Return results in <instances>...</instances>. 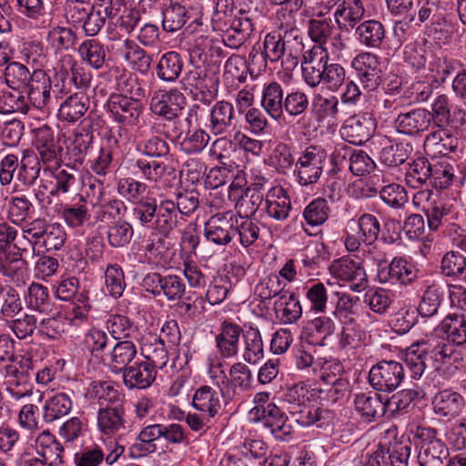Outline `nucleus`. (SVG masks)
I'll return each mask as SVG.
<instances>
[{"mask_svg": "<svg viewBox=\"0 0 466 466\" xmlns=\"http://www.w3.org/2000/svg\"><path fill=\"white\" fill-rule=\"evenodd\" d=\"M429 356L435 371L443 379L455 377L465 367L462 352L453 345L434 339H421L409 347L405 354L404 362L412 379L421 378Z\"/></svg>", "mask_w": 466, "mask_h": 466, "instance_id": "nucleus-1", "label": "nucleus"}, {"mask_svg": "<svg viewBox=\"0 0 466 466\" xmlns=\"http://www.w3.org/2000/svg\"><path fill=\"white\" fill-rule=\"evenodd\" d=\"M302 41L299 30L272 31L266 35L261 56L264 61L279 62L284 56L296 58L302 49Z\"/></svg>", "mask_w": 466, "mask_h": 466, "instance_id": "nucleus-2", "label": "nucleus"}, {"mask_svg": "<svg viewBox=\"0 0 466 466\" xmlns=\"http://www.w3.org/2000/svg\"><path fill=\"white\" fill-rule=\"evenodd\" d=\"M143 157H139L136 166L144 177L157 182L167 172V166L158 158L167 157L169 153L168 144L158 137H152L143 144Z\"/></svg>", "mask_w": 466, "mask_h": 466, "instance_id": "nucleus-3", "label": "nucleus"}, {"mask_svg": "<svg viewBox=\"0 0 466 466\" xmlns=\"http://www.w3.org/2000/svg\"><path fill=\"white\" fill-rule=\"evenodd\" d=\"M416 436L418 443V462L420 466H447L450 459L449 448L441 439L437 431L431 428H418Z\"/></svg>", "mask_w": 466, "mask_h": 466, "instance_id": "nucleus-4", "label": "nucleus"}, {"mask_svg": "<svg viewBox=\"0 0 466 466\" xmlns=\"http://www.w3.org/2000/svg\"><path fill=\"white\" fill-rule=\"evenodd\" d=\"M327 157V151L320 146L306 147L296 163V172L300 185L308 186L318 182Z\"/></svg>", "mask_w": 466, "mask_h": 466, "instance_id": "nucleus-5", "label": "nucleus"}, {"mask_svg": "<svg viewBox=\"0 0 466 466\" xmlns=\"http://www.w3.org/2000/svg\"><path fill=\"white\" fill-rule=\"evenodd\" d=\"M217 31L223 33L222 42L226 46L238 49L243 46L254 31L253 19L248 11L239 9L235 16L225 22Z\"/></svg>", "mask_w": 466, "mask_h": 466, "instance_id": "nucleus-6", "label": "nucleus"}, {"mask_svg": "<svg viewBox=\"0 0 466 466\" xmlns=\"http://www.w3.org/2000/svg\"><path fill=\"white\" fill-rule=\"evenodd\" d=\"M4 376L7 384L6 390L15 400L29 395L25 392L15 391L14 387L27 385L35 376L34 365L31 358L26 356H16L3 368Z\"/></svg>", "mask_w": 466, "mask_h": 466, "instance_id": "nucleus-7", "label": "nucleus"}, {"mask_svg": "<svg viewBox=\"0 0 466 466\" xmlns=\"http://www.w3.org/2000/svg\"><path fill=\"white\" fill-rule=\"evenodd\" d=\"M403 365L395 360H381L372 366L369 381L373 389L380 391H393L404 379Z\"/></svg>", "mask_w": 466, "mask_h": 466, "instance_id": "nucleus-8", "label": "nucleus"}, {"mask_svg": "<svg viewBox=\"0 0 466 466\" xmlns=\"http://www.w3.org/2000/svg\"><path fill=\"white\" fill-rule=\"evenodd\" d=\"M35 149L38 153V160L46 166L44 172L47 173L51 168L59 167L62 156V146L55 138L50 127L44 126L35 130Z\"/></svg>", "mask_w": 466, "mask_h": 466, "instance_id": "nucleus-9", "label": "nucleus"}, {"mask_svg": "<svg viewBox=\"0 0 466 466\" xmlns=\"http://www.w3.org/2000/svg\"><path fill=\"white\" fill-rule=\"evenodd\" d=\"M329 60V53L321 46H314L304 53L301 62L302 76L309 86L317 87L322 83Z\"/></svg>", "mask_w": 466, "mask_h": 466, "instance_id": "nucleus-10", "label": "nucleus"}, {"mask_svg": "<svg viewBox=\"0 0 466 466\" xmlns=\"http://www.w3.org/2000/svg\"><path fill=\"white\" fill-rule=\"evenodd\" d=\"M249 416L254 421H264L271 433L278 439H283L292 433L289 418L275 403H268L265 408H252Z\"/></svg>", "mask_w": 466, "mask_h": 466, "instance_id": "nucleus-11", "label": "nucleus"}, {"mask_svg": "<svg viewBox=\"0 0 466 466\" xmlns=\"http://www.w3.org/2000/svg\"><path fill=\"white\" fill-rule=\"evenodd\" d=\"M376 119L370 113H362L350 116L341 127V134L348 142L362 145L375 133Z\"/></svg>", "mask_w": 466, "mask_h": 466, "instance_id": "nucleus-12", "label": "nucleus"}, {"mask_svg": "<svg viewBox=\"0 0 466 466\" xmlns=\"http://www.w3.org/2000/svg\"><path fill=\"white\" fill-rule=\"evenodd\" d=\"M236 218L231 212L218 213L205 223V237L217 245H228L237 235Z\"/></svg>", "mask_w": 466, "mask_h": 466, "instance_id": "nucleus-13", "label": "nucleus"}, {"mask_svg": "<svg viewBox=\"0 0 466 466\" xmlns=\"http://www.w3.org/2000/svg\"><path fill=\"white\" fill-rule=\"evenodd\" d=\"M329 269L335 278L350 282V289L353 291L360 292L368 287L364 268L350 258H342L334 260Z\"/></svg>", "mask_w": 466, "mask_h": 466, "instance_id": "nucleus-14", "label": "nucleus"}, {"mask_svg": "<svg viewBox=\"0 0 466 466\" xmlns=\"http://www.w3.org/2000/svg\"><path fill=\"white\" fill-rule=\"evenodd\" d=\"M237 127L234 106L225 100L217 102L209 110L208 131L213 136H228Z\"/></svg>", "mask_w": 466, "mask_h": 466, "instance_id": "nucleus-15", "label": "nucleus"}, {"mask_svg": "<svg viewBox=\"0 0 466 466\" xmlns=\"http://www.w3.org/2000/svg\"><path fill=\"white\" fill-rule=\"evenodd\" d=\"M107 107L113 118L126 126L135 125L142 113L141 102L125 95H111Z\"/></svg>", "mask_w": 466, "mask_h": 466, "instance_id": "nucleus-16", "label": "nucleus"}, {"mask_svg": "<svg viewBox=\"0 0 466 466\" xmlns=\"http://www.w3.org/2000/svg\"><path fill=\"white\" fill-rule=\"evenodd\" d=\"M351 66L364 88L373 90L379 86L381 82V70L376 55L360 53L353 58Z\"/></svg>", "mask_w": 466, "mask_h": 466, "instance_id": "nucleus-17", "label": "nucleus"}, {"mask_svg": "<svg viewBox=\"0 0 466 466\" xmlns=\"http://www.w3.org/2000/svg\"><path fill=\"white\" fill-rule=\"evenodd\" d=\"M378 278L381 283L410 284L417 278L415 266L401 257L394 258L391 262L380 268Z\"/></svg>", "mask_w": 466, "mask_h": 466, "instance_id": "nucleus-18", "label": "nucleus"}, {"mask_svg": "<svg viewBox=\"0 0 466 466\" xmlns=\"http://www.w3.org/2000/svg\"><path fill=\"white\" fill-rule=\"evenodd\" d=\"M145 285L152 287L155 295L163 294L168 300L181 299L186 286L181 277L177 275L161 276L158 273L148 274L144 279Z\"/></svg>", "mask_w": 466, "mask_h": 466, "instance_id": "nucleus-19", "label": "nucleus"}, {"mask_svg": "<svg viewBox=\"0 0 466 466\" xmlns=\"http://www.w3.org/2000/svg\"><path fill=\"white\" fill-rule=\"evenodd\" d=\"M430 111L425 108H414L400 113L394 120V127L400 134L417 136L430 127Z\"/></svg>", "mask_w": 466, "mask_h": 466, "instance_id": "nucleus-20", "label": "nucleus"}, {"mask_svg": "<svg viewBox=\"0 0 466 466\" xmlns=\"http://www.w3.org/2000/svg\"><path fill=\"white\" fill-rule=\"evenodd\" d=\"M185 97L177 89L168 92H155L150 102V108L156 115L162 116L167 119H173L178 116L183 109Z\"/></svg>", "mask_w": 466, "mask_h": 466, "instance_id": "nucleus-21", "label": "nucleus"}, {"mask_svg": "<svg viewBox=\"0 0 466 466\" xmlns=\"http://www.w3.org/2000/svg\"><path fill=\"white\" fill-rule=\"evenodd\" d=\"M25 87L27 89V97L34 106L42 109L49 104L51 79L44 70H34Z\"/></svg>", "mask_w": 466, "mask_h": 466, "instance_id": "nucleus-22", "label": "nucleus"}, {"mask_svg": "<svg viewBox=\"0 0 466 466\" xmlns=\"http://www.w3.org/2000/svg\"><path fill=\"white\" fill-rule=\"evenodd\" d=\"M242 328L233 322L225 320L221 324L219 333L216 336V345L220 356L224 359L233 358L238 354Z\"/></svg>", "mask_w": 466, "mask_h": 466, "instance_id": "nucleus-23", "label": "nucleus"}, {"mask_svg": "<svg viewBox=\"0 0 466 466\" xmlns=\"http://www.w3.org/2000/svg\"><path fill=\"white\" fill-rule=\"evenodd\" d=\"M35 450L48 466H64V447L49 431H45L37 436Z\"/></svg>", "mask_w": 466, "mask_h": 466, "instance_id": "nucleus-24", "label": "nucleus"}, {"mask_svg": "<svg viewBox=\"0 0 466 466\" xmlns=\"http://www.w3.org/2000/svg\"><path fill=\"white\" fill-rule=\"evenodd\" d=\"M365 9L361 0H343L334 13L335 22L341 31L349 32L361 21Z\"/></svg>", "mask_w": 466, "mask_h": 466, "instance_id": "nucleus-25", "label": "nucleus"}, {"mask_svg": "<svg viewBox=\"0 0 466 466\" xmlns=\"http://www.w3.org/2000/svg\"><path fill=\"white\" fill-rule=\"evenodd\" d=\"M291 208L290 198L283 187H274L268 189L265 196V211L269 218L278 221L285 220Z\"/></svg>", "mask_w": 466, "mask_h": 466, "instance_id": "nucleus-26", "label": "nucleus"}, {"mask_svg": "<svg viewBox=\"0 0 466 466\" xmlns=\"http://www.w3.org/2000/svg\"><path fill=\"white\" fill-rule=\"evenodd\" d=\"M123 380L129 389H147L156 380L157 371L145 361L134 362L125 369Z\"/></svg>", "mask_w": 466, "mask_h": 466, "instance_id": "nucleus-27", "label": "nucleus"}, {"mask_svg": "<svg viewBox=\"0 0 466 466\" xmlns=\"http://www.w3.org/2000/svg\"><path fill=\"white\" fill-rule=\"evenodd\" d=\"M354 405L356 410L369 421L383 416L387 411L381 396L372 391L356 394Z\"/></svg>", "mask_w": 466, "mask_h": 466, "instance_id": "nucleus-28", "label": "nucleus"}, {"mask_svg": "<svg viewBox=\"0 0 466 466\" xmlns=\"http://www.w3.org/2000/svg\"><path fill=\"white\" fill-rule=\"evenodd\" d=\"M285 96L283 86L277 81H271L264 86L261 105L275 120L283 116Z\"/></svg>", "mask_w": 466, "mask_h": 466, "instance_id": "nucleus-29", "label": "nucleus"}, {"mask_svg": "<svg viewBox=\"0 0 466 466\" xmlns=\"http://www.w3.org/2000/svg\"><path fill=\"white\" fill-rule=\"evenodd\" d=\"M137 352V347L133 341H119L113 347L105 364H107L115 372H123L131 365Z\"/></svg>", "mask_w": 466, "mask_h": 466, "instance_id": "nucleus-30", "label": "nucleus"}, {"mask_svg": "<svg viewBox=\"0 0 466 466\" xmlns=\"http://www.w3.org/2000/svg\"><path fill=\"white\" fill-rule=\"evenodd\" d=\"M98 429L106 435L114 434L125 427L123 405L99 408L97 412Z\"/></svg>", "mask_w": 466, "mask_h": 466, "instance_id": "nucleus-31", "label": "nucleus"}, {"mask_svg": "<svg viewBox=\"0 0 466 466\" xmlns=\"http://www.w3.org/2000/svg\"><path fill=\"white\" fill-rule=\"evenodd\" d=\"M434 411L443 417L458 416L463 407L461 394L450 390L438 392L433 399Z\"/></svg>", "mask_w": 466, "mask_h": 466, "instance_id": "nucleus-32", "label": "nucleus"}, {"mask_svg": "<svg viewBox=\"0 0 466 466\" xmlns=\"http://www.w3.org/2000/svg\"><path fill=\"white\" fill-rule=\"evenodd\" d=\"M71 409V397L65 392L56 393L46 400L43 408V420L46 423H53L67 415Z\"/></svg>", "mask_w": 466, "mask_h": 466, "instance_id": "nucleus-33", "label": "nucleus"}, {"mask_svg": "<svg viewBox=\"0 0 466 466\" xmlns=\"http://www.w3.org/2000/svg\"><path fill=\"white\" fill-rule=\"evenodd\" d=\"M177 213L173 200L165 199L157 205L153 224L164 237H167L177 227Z\"/></svg>", "mask_w": 466, "mask_h": 466, "instance_id": "nucleus-34", "label": "nucleus"}, {"mask_svg": "<svg viewBox=\"0 0 466 466\" xmlns=\"http://www.w3.org/2000/svg\"><path fill=\"white\" fill-rule=\"evenodd\" d=\"M164 425L150 424L145 427L138 434V441L132 446V452L137 451V456L154 453L157 451L156 441L162 438Z\"/></svg>", "mask_w": 466, "mask_h": 466, "instance_id": "nucleus-35", "label": "nucleus"}, {"mask_svg": "<svg viewBox=\"0 0 466 466\" xmlns=\"http://www.w3.org/2000/svg\"><path fill=\"white\" fill-rule=\"evenodd\" d=\"M89 107L88 96L80 92L68 96L60 106L59 116L68 122L81 118Z\"/></svg>", "mask_w": 466, "mask_h": 466, "instance_id": "nucleus-36", "label": "nucleus"}, {"mask_svg": "<svg viewBox=\"0 0 466 466\" xmlns=\"http://www.w3.org/2000/svg\"><path fill=\"white\" fill-rule=\"evenodd\" d=\"M90 396L97 400L100 408L120 406L124 403V395L107 381H94L91 384Z\"/></svg>", "mask_w": 466, "mask_h": 466, "instance_id": "nucleus-37", "label": "nucleus"}, {"mask_svg": "<svg viewBox=\"0 0 466 466\" xmlns=\"http://www.w3.org/2000/svg\"><path fill=\"white\" fill-rule=\"evenodd\" d=\"M181 56L174 51L164 54L156 67L157 76L166 82H174L178 78L183 68Z\"/></svg>", "mask_w": 466, "mask_h": 466, "instance_id": "nucleus-38", "label": "nucleus"}, {"mask_svg": "<svg viewBox=\"0 0 466 466\" xmlns=\"http://www.w3.org/2000/svg\"><path fill=\"white\" fill-rule=\"evenodd\" d=\"M356 35L361 44L369 47H380L385 37L383 25L377 20H367L356 27Z\"/></svg>", "mask_w": 466, "mask_h": 466, "instance_id": "nucleus-39", "label": "nucleus"}, {"mask_svg": "<svg viewBox=\"0 0 466 466\" xmlns=\"http://www.w3.org/2000/svg\"><path fill=\"white\" fill-rule=\"evenodd\" d=\"M424 146L434 154L446 156L454 152L458 147V139L444 128L429 134L424 141Z\"/></svg>", "mask_w": 466, "mask_h": 466, "instance_id": "nucleus-40", "label": "nucleus"}, {"mask_svg": "<svg viewBox=\"0 0 466 466\" xmlns=\"http://www.w3.org/2000/svg\"><path fill=\"white\" fill-rule=\"evenodd\" d=\"M243 360L249 364H256L264 356L263 341L259 330L250 327L243 332Z\"/></svg>", "mask_w": 466, "mask_h": 466, "instance_id": "nucleus-41", "label": "nucleus"}, {"mask_svg": "<svg viewBox=\"0 0 466 466\" xmlns=\"http://www.w3.org/2000/svg\"><path fill=\"white\" fill-rule=\"evenodd\" d=\"M34 205L25 195L12 196L8 200L7 218L15 225H22L31 219Z\"/></svg>", "mask_w": 466, "mask_h": 466, "instance_id": "nucleus-42", "label": "nucleus"}, {"mask_svg": "<svg viewBox=\"0 0 466 466\" xmlns=\"http://www.w3.org/2000/svg\"><path fill=\"white\" fill-rule=\"evenodd\" d=\"M413 151L410 143L390 144L382 147L380 153V161L390 167H395L405 163Z\"/></svg>", "mask_w": 466, "mask_h": 466, "instance_id": "nucleus-43", "label": "nucleus"}, {"mask_svg": "<svg viewBox=\"0 0 466 466\" xmlns=\"http://www.w3.org/2000/svg\"><path fill=\"white\" fill-rule=\"evenodd\" d=\"M123 46L125 59L132 64L136 70L146 75L150 69L152 56L128 38L124 40Z\"/></svg>", "mask_w": 466, "mask_h": 466, "instance_id": "nucleus-44", "label": "nucleus"}, {"mask_svg": "<svg viewBox=\"0 0 466 466\" xmlns=\"http://www.w3.org/2000/svg\"><path fill=\"white\" fill-rule=\"evenodd\" d=\"M291 419L301 426H310L329 418V411L315 405H296L289 410Z\"/></svg>", "mask_w": 466, "mask_h": 466, "instance_id": "nucleus-45", "label": "nucleus"}, {"mask_svg": "<svg viewBox=\"0 0 466 466\" xmlns=\"http://www.w3.org/2000/svg\"><path fill=\"white\" fill-rule=\"evenodd\" d=\"M78 53L81 59L95 69L102 68L106 62V49L96 39L84 41L78 47Z\"/></svg>", "mask_w": 466, "mask_h": 466, "instance_id": "nucleus-46", "label": "nucleus"}, {"mask_svg": "<svg viewBox=\"0 0 466 466\" xmlns=\"http://www.w3.org/2000/svg\"><path fill=\"white\" fill-rule=\"evenodd\" d=\"M334 370L331 373L324 371L321 374V380L329 387L327 390L328 397L332 402L342 399L349 389V381L341 377L342 367L339 364L334 365Z\"/></svg>", "mask_w": 466, "mask_h": 466, "instance_id": "nucleus-47", "label": "nucleus"}, {"mask_svg": "<svg viewBox=\"0 0 466 466\" xmlns=\"http://www.w3.org/2000/svg\"><path fill=\"white\" fill-rule=\"evenodd\" d=\"M189 15L187 8L178 3H170L163 10L162 27L165 31L174 33L181 29Z\"/></svg>", "mask_w": 466, "mask_h": 466, "instance_id": "nucleus-48", "label": "nucleus"}, {"mask_svg": "<svg viewBox=\"0 0 466 466\" xmlns=\"http://www.w3.org/2000/svg\"><path fill=\"white\" fill-rule=\"evenodd\" d=\"M442 330L454 344L466 343V316L464 314L448 315L442 321Z\"/></svg>", "mask_w": 466, "mask_h": 466, "instance_id": "nucleus-49", "label": "nucleus"}, {"mask_svg": "<svg viewBox=\"0 0 466 466\" xmlns=\"http://www.w3.org/2000/svg\"><path fill=\"white\" fill-rule=\"evenodd\" d=\"M422 397V390L418 387L404 389L394 393L385 400L386 410L391 415L406 410L412 401Z\"/></svg>", "mask_w": 466, "mask_h": 466, "instance_id": "nucleus-50", "label": "nucleus"}, {"mask_svg": "<svg viewBox=\"0 0 466 466\" xmlns=\"http://www.w3.org/2000/svg\"><path fill=\"white\" fill-rule=\"evenodd\" d=\"M274 307L277 311H282L281 319L284 323H294L302 315V308L299 299L294 293L289 291L282 295L280 299H277Z\"/></svg>", "mask_w": 466, "mask_h": 466, "instance_id": "nucleus-51", "label": "nucleus"}, {"mask_svg": "<svg viewBox=\"0 0 466 466\" xmlns=\"http://www.w3.org/2000/svg\"><path fill=\"white\" fill-rule=\"evenodd\" d=\"M145 354V362L154 370H163L168 362V353L164 344V339H155L154 342L146 344L143 348Z\"/></svg>", "mask_w": 466, "mask_h": 466, "instance_id": "nucleus-52", "label": "nucleus"}, {"mask_svg": "<svg viewBox=\"0 0 466 466\" xmlns=\"http://www.w3.org/2000/svg\"><path fill=\"white\" fill-rule=\"evenodd\" d=\"M215 390L209 386H202L197 390L193 398V406L209 418L214 417L218 410L219 401L215 398Z\"/></svg>", "mask_w": 466, "mask_h": 466, "instance_id": "nucleus-53", "label": "nucleus"}, {"mask_svg": "<svg viewBox=\"0 0 466 466\" xmlns=\"http://www.w3.org/2000/svg\"><path fill=\"white\" fill-rule=\"evenodd\" d=\"M432 165L425 157H419L409 164L406 179L412 187H420L431 177Z\"/></svg>", "mask_w": 466, "mask_h": 466, "instance_id": "nucleus-54", "label": "nucleus"}, {"mask_svg": "<svg viewBox=\"0 0 466 466\" xmlns=\"http://www.w3.org/2000/svg\"><path fill=\"white\" fill-rule=\"evenodd\" d=\"M338 296L336 308L334 310L335 317L342 323V325H356L358 311L355 309V300L345 293L339 294L335 292Z\"/></svg>", "mask_w": 466, "mask_h": 466, "instance_id": "nucleus-55", "label": "nucleus"}, {"mask_svg": "<svg viewBox=\"0 0 466 466\" xmlns=\"http://www.w3.org/2000/svg\"><path fill=\"white\" fill-rule=\"evenodd\" d=\"M31 74L25 65L18 62H10L5 68V80L8 86L14 90H19L28 84Z\"/></svg>", "mask_w": 466, "mask_h": 466, "instance_id": "nucleus-56", "label": "nucleus"}, {"mask_svg": "<svg viewBox=\"0 0 466 466\" xmlns=\"http://www.w3.org/2000/svg\"><path fill=\"white\" fill-rule=\"evenodd\" d=\"M0 273L19 285L27 277L26 260L23 258L0 259Z\"/></svg>", "mask_w": 466, "mask_h": 466, "instance_id": "nucleus-57", "label": "nucleus"}, {"mask_svg": "<svg viewBox=\"0 0 466 466\" xmlns=\"http://www.w3.org/2000/svg\"><path fill=\"white\" fill-rule=\"evenodd\" d=\"M339 102L335 96H315L313 99V110L319 119H337L339 109Z\"/></svg>", "mask_w": 466, "mask_h": 466, "instance_id": "nucleus-58", "label": "nucleus"}, {"mask_svg": "<svg viewBox=\"0 0 466 466\" xmlns=\"http://www.w3.org/2000/svg\"><path fill=\"white\" fill-rule=\"evenodd\" d=\"M133 228L129 223L125 220H116L108 227L107 239L109 244L115 248L126 246L131 240Z\"/></svg>", "mask_w": 466, "mask_h": 466, "instance_id": "nucleus-59", "label": "nucleus"}, {"mask_svg": "<svg viewBox=\"0 0 466 466\" xmlns=\"http://www.w3.org/2000/svg\"><path fill=\"white\" fill-rule=\"evenodd\" d=\"M309 105V96L305 92L292 90L285 96L283 113L286 112L289 116H299L308 110Z\"/></svg>", "mask_w": 466, "mask_h": 466, "instance_id": "nucleus-60", "label": "nucleus"}, {"mask_svg": "<svg viewBox=\"0 0 466 466\" xmlns=\"http://www.w3.org/2000/svg\"><path fill=\"white\" fill-rule=\"evenodd\" d=\"M264 199L263 194L243 190L236 203V209L241 218H249L255 215Z\"/></svg>", "mask_w": 466, "mask_h": 466, "instance_id": "nucleus-61", "label": "nucleus"}, {"mask_svg": "<svg viewBox=\"0 0 466 466\" xmlns=\"http://www.w3.org/2000/svg\"><path fill=\"white\" fill-rule=\"evenodd\" d=\"M329 211L326 199L319 198L305 208L303 217L309 225L319 226L328 219Z\"/></svg>", "mask_w": 466, "mask_h": 466, "instance_id": "nucleus-62", "label": "nucleus"}, {"mask_svg": "<svg viewBox=\"0 0 466 466\" xmlns=\"http://www.w3.org/2000/svg\"><path fill=\"white\" fill-rule=\"evenodd\" d=\"M29 110V106L25 97L18 91L4 92L0 96V113L11 114L20 112L26 114Z\"/></svg>", "mask_w": 466, "mask_h": 466, "instance_id": "nucleus-63", "label": "nucleus"}, {"mask_svg": "<svg viewBox=\"0 0 466 466\" xmlns=\"http://www.w3.org/2000/svg\"><path fill=\"white\" fill-rule=\"evenodd\" d=\"M453 177V167L446 162H438L431 167L429 183L435 188L442 189L451 184Z\"/></svg>", "mask_w": 466, "mask_h": 466, "instance_id": "nucleus-64", "label": "nucleus"}]
</instances>
